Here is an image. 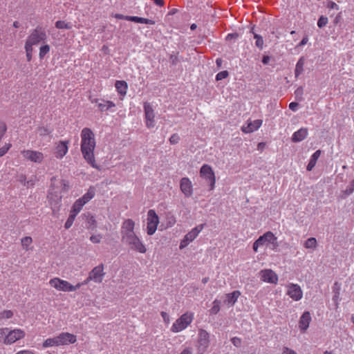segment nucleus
I'll return each instance as SVG.
<instances>
[{"label":"nucleus","mask_w":354,"mask_h":354,"mask_svg":"<svg viewBox=\"0 0 354 354\" xmlns=\"http://www.w3.org/2000/svg\"><path fill=\"white\" fill-rule=\"evenodd\" d=\"M194 318L193 313H186L182 315L173 324L171 330L173 333H178L185 329L192 322Z\"/></svg>","instance_id":"obj_6"},{"label":"nucleus","mask_w":354,"mask_h":354,"mask_svg":"<svg viewBox=\"0 0 354 354\" xmlns=\"http://www.w3.org/2000/svg\"><path fill=\"white\" fill-rule=\"evenodd\" d=\"M21 153L24 160L37 164L41 163L44 159L43 153L36 150L24 149Z\"/></svg>","instance_id":"obj_7"},{"label":"nucleus","mask_w":354,"mask_h":354,"mask_svg":"<svg viewBox=\"0 0 354 354\" xmlns=\"http://www.w3.org/2000/svg\"><path fill=\"white\" fill-rule=\"evenodd\" d=\"M68 141H59L55 144L54 155L58 159H62L68 151Z\"/></svg>","instance_id":"obj_13"},{"label":"nucleus","mask_w":354,"mask_h":354,"mask_svg":"<svg viewBox=\"0 0 354 354\" xmlns=\"http://www.w3.org/2000/svg\"><path fill=\"white\" fill-rule=\"evenodd\" d=\"M13 316V312L10 310H5L0 313V319H10Z\"/></svg>","instance_id":"obj_39"},{"label":"nucleus","mask_w":354,"mask_h":354,"mask_svg":"<svg viewBox=\"0 0 354 354\" xmlns=\"http://www.w3.org/2000/svg\"><path fill=\"white\" fill-rule=\"evenodd\" d=\"M94 135L92 133V131L90 130V154H93V151L95 146V142L94 140ZM90 165L92 166V167L95 168L98 171H102V170H104V167L102 165H97L95 162V159L92 158L91 156L90 155Z\"/></svg>","instance_id":"obj_20"},{"label":"nucleus","mask_w":354,"mask_h":354,"mask_svg":"<svg viewBox=\"0 0 354 354\" xmlns=\"http://www.w3.org/2000/svg\"><path fill=\"white\" fill-rule=\"evenodd\" d=\"M88 202V192L84 194V195L77 199L75 203L73 204L71 210V214L77 216V214L82 210L83 206Z\"/></svg>","instance_id":"obj_17"},{"label":"nucleus","mask_w":354,"mask_h":354,"mask_svg":"<svg viewBox=\"0 0 354 354\" xmlns=\"http://www.w3.org/2000/svg\"><path fill=\"white\" fill-rule=\"evenodd\" d=\"M180 354H192V352L189 348H185Z\"/></svg>","instance_id":"obj_62"},{"label":"nucleus","mask_w":354,"mask_h":354,"mask_svg":"<svg viewBox=\"0 0 354 354\" xmlns=\"http://www.w3.org/2000/svg\"><path fill=\"white\" fill-rule=\"evenodd\" d=\"M102 238L100 234H93L90 236V241L94 243H98L101 241Z\"/></svg>","instance_id":"obj_46"},{"label":"nucleus","mask_w":354,"mask_h":354,"mask_svg":"<svg viewBox=\"0 0 354 354\" xmlns=\"http://www.w3.org/2000/svg\"><path fill=\"white\" fill-rule=\"evenodd\" d=\"M159 223V218L153 209H149L147 213V234L152 235L155 233Z\"/></svg>","instance_id":"obj_8"},{"label":"nucleus","mask_w":354,"mask_h":354,"mask_svg":"<svg viewBox=\"0 0 354 354\" xmlns=\"http://www.w3.org/2000/svg\"><path fill=\"white\" fill-rule=\"evenodd\" d=\"M239 37L237 33H230L226 36V40L236 39Z\"/></svg>","instance_id":"obj_53"},{"label":"nucleus","mask_w":354,"mask_h":354,"mask_svg":"<svg viewBox=\"0 0 354 354\" xmlns=\"http://www.w3.org/2000/svg\"><path fill=\"white\" fill-rule=\"evenodd\" d=\"M155 3L157 5L160 6H163V4H164V1L162 0H156Z\"/></svg>","instance_id":"obj_63"},{"label":"nucleus","mask_w":354,"mask_h":354,"mask_svg":"<svg viewBox=\"0 0 354 354\" xmlns=\"http://www.w3.org/2000/svg\"><path fill=\"white\" fill-rule=\"evenodd\" d=\"M90 230H93L95 227H97L96 221L93 218V216L90 217Z\"/></svg>","instance_id":"obj_52"},{"label":"nucleus","mask_w":354,"mask_h":354,"mask_svg":"<svg viewBox=\"0 0 354 354\" xmlns=\"http://www.w3.org/2000/svg\"><path fill=\"white\" fill-rule=\"evenodd\" d=\"M104 274V266L102 264L99 265L90 272V281L92 280L96 283H101Z\"/></svg>","instance_id":"obj_14"},{"label":"nucleus","mask_w":354,"mask_h":354,"mask_svg":"<svg viewBox=\"0 0 354 354\" xmlns=\"http://www.w3.org/2000/svg\"><path fill=\"white\" fill-rule=\"evenodd\" d=\"M59 346L73 344L76 342V336L69 333H62L57 335Z\"/></svg>","instance_id":"obj_18"},{"label":"nucleus","mask_w":354,"mask_h":354,"mask_svg":"<svg viewBox=\"0 0 354 354\" xmlns=\"http://www.w3.org/2000/svg\"><path fill=\"white\" fill-rule=\"evenodd\" d=\"M32 243V239L30 236H25L21 239V243L26 251L31 250L30 245Z\"/></svg>","instance_id":"obj_33"},{"label":"nucleus","mask_w":354,"mask_h":354,"mask_svg":"<svg viewBox=\"0 0 354 354\" xmlns=\"http://www.w3.org/2000/svg\"><path fill=\"white\" fill-rule=\"evenodd\" d=\"M68 189V184L66 180L57 179L56 177L52 178L48 198L53 212L59 209L62 198V192H66Z\"/></svg>","instance_id":"obj_2"},{"label":"nucleus","mask_w":354,"mask_h":354,"mask_svg":"<svg viewBox=\"0 0 354 354\" xmlns=\"http://www.w3.org/2000/svg\"><path fill=\"white\" fill-rule=\"evenodd\" d=\"M205 224L198 225L193 228L189 232H188L181 241L180 244V248L183 249L187 246L191 242H192L202 231Z\"/></svg>","instance_id":"obj_9"},{"label":"nucleus","mask_w":354,"mask_h":354,"mask_svg":"<svg viewBox=\"0 0 354 354\" xmlns=\"http://www.w3.org/2000/svg\"><path fill=\"white\" fill-rule=\"evenodd\" d=\"M117 91L122 96H124L127 93V84L124 81H116L115 84Z\"/></svg>","instance_id":"obj_31"},{"label":"nucleus","mask_w":354,"mask_h":354,"mask_svg":"<svg viewBox=\"0 0 354 354\" xmlns=\"http://www.w3.org/2000/svg\"><path fill=\"white\" fill-rule=\"evenodd\" d=\"M135 223L131 219L125 220L121 227L122 242L129 248L140 253L146 252L145 246L134 232Z\"/></svg>","instance_id":"obj_1"},{"label":"nucleus","mask_w":354,"mask_h":354,"mask_svg":"<svg viewBox=\"0 0 354 354\" xmlns=\"http://www.w3.org/2000/svg\"><path fill=\"white\" fill-rule=\"evenodd\" d=\"M261 279L265 282L276 284L278 277L272 270H264L261 271Z\"/></svg>","instance_id":"obj_21"},{"label":"nucleus","mask_w":354,"mask_h":354,"mask_svg":"<svg viewBox=\"0 0 354 354\" xmlns=\"http://www.w3.org/2000/svg\"><path fill=\"white\" fill-rule=\"evenodd\" d=\"M262 124V120H256L253 122L249 123L246 127H242V131L246 133L253 132L257 130Z\"/></svg>","instance_id":"obj_25"},{"label":"nucleus","mask_w":354,"mask_h":354,"mask_svg":"<svg viewBox=\"0 0 354 354\" xmlns=\"http://www.w3.org/2000/svg\"><path fill=\"white\" fill-rule=\"evenodd\" d=\"M267 243H271L274 246L277 245V237H275L273 233L271 232H267L257 240V244H261V245H263Z\"/></svg>","instance_id":"obj_19"},{"label":"nucleus","mask_w":354,"mask_h":354,"mask_svg":"<svg viewBox=\"0 0 354 354\" xmlns=\"http://www.w3.org/2000/svg\"><path fill=\"white\" fill-rule=\"evenodd\" d=\"M287 294L295 301L300 300L303 296V292L300 286L294 283H290L288 286Z\"/></svg>","instance_id":"obj_16"},{"label":"nucleus","mask_w":354,"mask_h":354,"mask_svg":"<svg viewBox=\"0 0 354 354\" xmlns=\"http://www.w3.org/2000/svg\"><path fill=\"white\" fill-rule=\"evenodd\" d=\"M169 62L173 66H176L178 62L179 59L177 54H171L169 56Z\"/></svg>","instance_id":"obj_45"},{"label":"nucleus","mask_w":354,"mask_h":354,"mask_svg":"<svg viewBox=\"0 0 354 354\" xmlns=\"http://www.w3.org/2000/svg\"><path fill=\"white\" fill-rule=\"evenodd\" d=\"M19 182L24 185V183H27L25 176H20L19 178Z\"/></svg>","instance_id":"obj_60"},{"label":"nucleus","mask_w":354,"mask_h":354,"mask_svg":"<svg viewBox=\"0 0 354 354\" xmlns=\"http://www.w3.org/2000/svg\"><path fill=\"white\" fill-rule=\"evenodd\" d=\"M96 106L101 111H106L109 110H111V108H113L115 106V104L111 101H104L102 100L101 102L96 101Z\"/></svg>","instance_id":"obj_26"},{"label":"nucleus","mask_w":354,"mask_h":354,"mask_svg":"<svg viewBox=\"0 0 354 354\" xmlns=\"http://www.w3.org/2000/svg\"><path fill=\"white\" fill-rule=\"evenodd\" d=\"M308 41V36H305L302 40L300 41V43L299 44V46H304L307 44Z\"/></svg>","instance_id":"obj_57"},{"label":"nucleus","mask_w":354,"mask_h":354,"mask_svg":"<svg viewBox=\"0 0 354 354\" xmlns=\"http://www.w3.org/2000/svg\"><path fill=\"white\" fill-rule=\"evenodd\" d=\"M15 354H35L34 351L31 350H21L17 352Z\"/></svg>","instance_id":"obj_54"},{"label":"nucleus","mask_w":354,"mask_h":354,"mask_svg":"<svg viewBox=\"0 0 354 354\" xmlns=\"http://www.w3.org/2000/svg\"><path fill=\"white\" fill-rule=\"evenodd\" d=\"M304 246L306 248L313 249L317 246V240L315 238H309L304 243Z\"/></svg>","instance_id":"obj_37"},{"label":"nucleus","mask_w":354,"mask_h":354,"mask_svg":"<svg viewBox=\"0 0 354 354\" xmlns=\"http://www.w3.org/2000/svg\"><path fill=\"white\" fill-rule=\"evenodd\" d=\"M231 342L236 347H240L241 345V339L239 337H234L232 338Z\"/></svg>","instance_id":"obj_48"},{"label":"nucleus","mask_w":354,"mask_h":354,"mask_svg":"<svg viewBox=\"0 0 354 354\" xmlns=\"http://www.w3.org/2000/svg\"><path fill=\"white\" fill-rule=\"evenodd\" d=\"M320 155H321V151L317 150L311 156V157L310 158V161H309V162L307 165V168H306L308 171H311L314 168Z\"/></svg>","instance_id":"obj_28"},{"label":"nucleus","mask_w":354,"mask_h":354,"mask_svg":"<svg viewBox=\"0 0 354 354\" xmlns=\"http://www.w3.org/2000/svg\"><path fill=\"white\" fill-rule=\"evenodd\" d=\"M303 94V88L302 87H299L296 91H295V95L297 96H299V95H301Z\"/></svg>","instance_id":"obj_59"},{"label":"nucleus","mask_w":354,"mask_h":354,"mask_svg":"<svg viewBox=\"0 0 354 354\" xmlns=\"http://www.w3.org/2000/svg\"><path fill=\"white\" fill-rule=\"evenodd\" d=\"M240 295L241 293L239 290H235L231 293L227 294L225 303L230 304L231 306L234 305L237 301V299L239 298Z\"/></svg>","instance_id":"obj_27"},{"label":"nucleus","mask_w":354,"mask_h":354,"mask_svg":"<svg viewBox=\"0 0 354 354\" xmlns=\"http://www.w3.org/2000/svg\"><path fill=\"white\" fill-rule=\"evenodd\" d=\"M50 52V46L48 44L42 45L39 48V56L41 59H44V57Z\"/></svg>","instance_id":"obj_35"},{"label":"nucleus","mask_w":354,"mask_h":354,"mask_svg":"<svg viewBox=\"0 0 354 354\" xmlns=\"http://www.w3.org/2000/svg\"><path fill=\"white\" fill-rule=\"evenodd\" d=\"M179 140H180V136L178 134H176V133L173 134L169 138V142L171 145L177 144L179 142Z\"/></svg>","instance_id":"obj_47"},{"label":"nucleus","mask_w":354,"mask_h":354,"mask_svg":"<svg viewBox=\"0 0 354 354\" xmlns=\"http://www.w3.org/2000/svg\"><path fill=\"white\" fill-rule=\"evenodd\" d=\"M308 136L307 128H301L295 131L292 136V141L293 142H299L304 140Z\"/></svg>","instance_id":"obj_24"},{"label":"nucleus","mask_w":354,"mask_h":354,"mask_svg":"<svg viewBox=\"0 0 354 354\" xmlns=\"http://www.w3.org/2000/svg\"><path fill=\"white\" fill-rule=\"evenodd\" d=\"M222 62L223 61H222V59L221 58H218L216 60V63L217 66H221V65L222 64Z\"/></svg>","instance_id":"obj_64"},{"label":"nucleus","mask_w":354,"mask_h":354,"mask_svg":"<svg viewBox=\"0 0 354 354\" xmlns=\"http://www.w3.org/2000/svg\"><path fill=\"white\" fill-rule=\"evenodd\" d=\"M46 33L44 30L40 27H37L28 36L25 46L33 48V46L39 44L46 39Z\"/></svg>","instance_id":"obj_5"},{"label":"nucleus","mask_w":354,"mask_h":354,"mask_svg":"<svg viewBox=\"0 0 354 354\" xmlns=\"http://www.w3.org/2000/svg\"><path fill=\"white\" fill-rule=\"evenodd\" d=\"M270 57L268 55H264L262 59V62L263 64H268L270 62Z\"/></svg>","instance_id":"obj_58"},{"label":"nucleus","mask_w":354,"mask_h":354,"mask_svg":"<svg viewBox=\"0 0 354 354\" xmlns=\"http://www.w3.org/2000/svg\"><path fill=\"white\" fill-rule=\"evenodd\" d=\"M282 354H297V353L294 350H292L287 346H283V349H282Z\"/></svg>","instance_id":"obj_49"},{"label":"nucleus","mask_w":354,"mask_h":354,"mask_svg":"<svg viewBox=\"0 0 354 354\" xmlns=\"http://www.w3.org/2000/svg\"><path fill=\"white\" fill-rule=\"evenodd\" d=\"M35 179L27 180V183H24V186H26L28 187H32L35 185Z\"/></svg>","instance_id":"obj_56"},{"label":"nucleus","mask_w":354,"mask_h":354,"mask_svg":"<svg viewBox=\"0 0 354 354\" xmlns=\"http://www.w3.org/2000/svg\"><path fill=\"white\" fill-rule=\"evenodd\" d=\"M144 110L146 119V125L148 128H153L155 126V113L152 106L149 103L145 102L144 104Z\"/></svg>","instance_id":"obj_12"},{"label":"nucleus","mask_w":354,"mask_h":354,"mask_svg":"<svg viewBox=\"0 0 354 354\" xmlns=\"http://www.w3.org/2000/svg\"><path fill=\"white\" fill-rule=\"evenodd\" d=\"M26 336L24 330L19 328L13 329L9 328H0V343L6 345H11L19 340L24 339Z\"/></svg>","instance_id":"obj_3"},{"label":"nucleus","mask_w":354,"mask_h":354,"mask_svg":"<svg viewBox=\"0 0 354 354\" xmlns=\"http://www.w3.org/2000/svg\"><path fill=\"white\" fill-rule=\"evenodd\" d=\"M81 150L86 160L88 158V128H84L81 133Z\"/></svg>","instance_id":"obj_15"},{"label":"nucleus","mask_w":354,"mask_h":354,"mask_svg":"<svg viewBox=\"0 0 354 354\" xmlns=\"http://www.w3.org/2000/svg\"><path fill=\"white\" fill-rule=\"evenodd\" d=\"M261 246V244H257V241L253 243V250L254 252H257L258 248Z\"/></svg>","instance_id":"obj_61"},{"label":"nucleus","mask_w":354,"mask_h":354,"mask_svg":"<svg viewBox=\"0 0 354 354\" xmlns=\"http://www.w3.org/2000/svg\"><path fill=\"white\" fill-rule=\"evenodd\" d=\"M198 336V348L199 352L204 353L209 346V335L206 330L201 329L199 330Z\"/></svg>","instance_id":"obj_11"},{"label":"nucleus","mask_w":354,"mask_h":354,"mask_svg":"<svg viewBox=\"0 0 354 354\" xmlns=\"http://www.w3.org/2000/svg\"><path fill=\"white\" fill-rule=\"evenodd\" d=\"M128 19L130 21H133V22H136V23H140V24H150V25L155 24V21L151 19L140 17H136V16H130L128 18Z\"/></svg>","instance_id":"obj_30"},{"label":"nucleus","mask_w":354,"mask_h":354,"mask_svg":"<svg viewBox=\"0 0 354 354\" xmlns=\"http://www.w3.org/2000/svg\"><path fill=\"white\" fill-rule=\"evenodd\" d=\"M327 8H328L330 9L339 10L338 5L333 1H329L327 4Z\"/></svg>","instance_id":"obj_50"},{"label":"nucleus","mask_w":354,"mask_h":354,"mask_svg":"<svg viewBox=\"0 0 354 354\" xmlns=\"http://www.w3.org/2000/svg\"><path fill=\"white\" fill-rule=\"evenodd\" d=\"M24 48L26 51L27 60L30 62L32 59L33 48L25 46Z\"/></svg>","instance_id":"obj_43"},{"label":"nucleus","mask_w":354,"mask_h":354,"mask_svg":"<svg viewBox=\"0 0 354 354\" xmlns=\"http://www.w3.org/2000/svg\"><path fill=\"white\" fill-rule=\"evenodd\" d=\"M200 174L203 178L209 183L210 189L212 190L214 188L216 179L212 167L208 165H203L201 168Z\"/></svg>","instance_id":"obj_10"},{"label":"nucleus","mask_w":354,"mask_h":354,"mask_svg":"<svg viewBox=\"0 0 354 354\" xmlns=\"http://www.w3.org/2000/svg\"><path fill=\"white\" fill-rule=\"evenodd\" d=\"M354 191V179L351 181L346 189L344 191L345 196L351 195Z\"/></svg>","instance_id":"obj_40"},{"label":"nucleus","mask_w":354,"mask_h":354,"mask_svg":"<svg viewBox=\"0 0 354 354\" xmlns=\"http://www.w3.org/2000/svg\"><path fill=\"white\" fill-rule=\"evenodd\" d=\"M253 34H254V38L256 39V42H255L256 46L257 48H259L260 50L263 49V37L257 33H253Z\"/></svg>","instance_id":"obj_38"},{"label":"nucleus","mask_w":354,"mask_h":354,"mask_svg":"<svg viewBox=\"0 0 354 354\" xmlns=\"http://www.w3.org/2000/svg\"><path fill=\"white\" fill-rule=\"evenodd\" d=\"M311 316L309 312H304L300 317L299 327L302 332H305L309 326Z\"/></svg>","instance_id":"obj_22"},{"label":"nucleus","mask_w":354,"mask_h":354,"mask_svg":"<svg viewBox=\"0 0 354 354\" xmlns=\"http://www.w3.org/2000/svg\"><path fill=\"white\" fill-rule=\"evenodd\" d=\"M180 189L186 196H190L192 194V183L188 178H183L181 179Z\"/></svg>","instance_id":"obj_23"},{"label":"nucleus","mask_w":354,"mask_h":354,"mask_svg":"<svg viewBox=\"0 0 354 354\" xmlns=\"http://www.w3.org/2000/svg\"><path fill=\"white\" fill-rule=\"evenodd\" d=\"M55 27L58 29H71L72 24L65 21H57L55 23Z\"/></svg>","instance_id":"obj_34"},{"label":"nucleus","mask_w":354,"mask_h":354,"mask_svg":"<svg viewBox=\"0 0 354 354\" xmlns=\"http://www.w3.org/2000/svg\"><path fill=\"white\" fill-rule=\"evenodd\" d=\"M130 16H125V15H121V14H115V17L116 19H125V20H127L129 21L128 18Z\"/></svg>","instance_id":"obj_55"},{"label":"nucleus","mask_w":354,"mask_h":354,"mask_svg":"<svg viewBox=\"0 0 354 354\" xmlns=\"http://www.w3.org/2000/svg\"><path fill=\"white\" fill-rule=\"evenodd\" d=\"M48 284L57 291L73 292L79 289L83 283H77L76 285H72L68 281L54 277L50 279Z\"/></svg>","instance_id":"obj_4"},{"label":"nucleus","mask_w":354,"mask_h":354,"mask_svg":"<svg viewBox=\"0 0 354 354\" xmlns=\"http://www.w3.org/2000/svg\"><path fill=\"white\" fill-rule=\"evenodd\" d=\"M304 65V57H301L298 60V62L296 64V67H295V75L296 77H299V75L303 73Z\"/></svg>","instance_id":"obj_32"},{"label":"nucleus","mask_w":354,"mask_h":354,"mask_svg":"<svg viewBox=\"0 0 354 354\" xmlns=\"http://www.w3.org/2000/svg\"><path fill=\"white\" fill-rule=\"evenodd\" d=\"M75 217H76V216H75V215H73V214L70 213L69 216H68L67 221L65 223V225L64 226H65L66 229H68V228H70L72 226V225H73V222L75 221Z\"/></svg>","instance_id":"obj_41"},{"label":"nucleus","mask_w":354,"mask_h":354,"mask_svg":"<svg viewBox=\"0 0 354 354\" xmlns=\"http://www.w3.org/2000/svg\"><path fill=\"white\" fill-rule=\"evenodd\" d=\"M328 23V18L324 16H321L317 21V26L319 28H323Z\"/></svg>","instance_id":"obj_42"},{"label":"nucleus","mask_w":354,"mask_h":354,"mask_svg":"<svg viewBox=\"0 0 354 354\" xmlns=\"http://www.w3.org/2000/svg\"><path fill=\"white\" fill-rule=\"evenodd\" d=\"M59 346L57 335L53 337H50L44 341L42 344L43 348L49 347Z\"/></svg>","instance_id":"obj_29"},{"label":"nucleus","mask_w":354,"mask_h":354,"mask_svg":"<svg viewBox=\"0 0 354 354\" xmlns=\"http://www.w3.org/2000/svg\"><path fill=\"white\" fill-rule=\"evenodd\" d=\"M221 301L216 299L213 301V306L209 310V313L212 315H216L220 311Z\"/></svg>","instance_id":"obj_36"},{"label":"nucleus","mask_w":354,"mask_h":354,"mask_svg":"<svg viewBox=\"0 0 354 354\" xmlns=\"http://www.w3.org/2000/svg\"><path fill=\"white\" fill-rule=\"evenodd\" d=\"M299 104L296 102H292L289 104V109L293 111H296L297 110Z\"/></svg>","instance_id":"obj_51"},{"label":"nucleus","mask_w":354,"mask_h":354,"mask_svg":"<svg viewBox=\"0 0 354 354\" xmlns=\"http://www.w3.org/2000/svg\"><path fill=\"white\" fill-rule=\"evenodd\" d=\"M229 73L227 71H223L221 72H219L216 75V80L217 81H220V80H222L225 78H226L227 76H228Z\"/></svg>","instance_id":"obj_44"}]
</instances>
